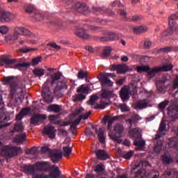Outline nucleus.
Segmentation results:
<instances>
[{"label":"nucleus","mask_w":178,"mask_h":178,"mask_svg":"<svg viewBox=\"0 0 178 178\" xmlns=\"http://www.w3.org/2000/svg\"><path fill=\"white\" fill-rule=\"evenodd\" d=\"M42 60V56H37L32 58L31 63H20L17 61V59H12L10 55H1L0 56V67L4 66L6 69H19V67H29L30 66H37L38 63Z\"/></svg>","instance_id":"obj_1"},{"label":"nucleus","mask_w":178,"mask_h":178,"mask_svg":"<svg viewBox=\"0 0 178 178\" xmlns=\"http://www.w3.org/2000/svg\"><path fill=\"white\" fill-rule=\"evenodd\" d=\"M36 170L39 172H50L49 177L51 178H60L62 172L59 168L55 165H51V163L48 161L38 162L35 164Z\"/></svg>","instance_id":"obj_2"},{"label":"nucleus","mask_w":178,"mask_h":178,"mask_svg":"<svg viewBox=\"0 0 178 178\" xmlns=\"http://www.w3.org/2000/svg\"><path fill=\"white\" fill-rule=\"evenodd\" d=\"M124 131V127L122 124H116L113 126V130H110L108 131V137L110 140H112L113 143L117 144H122V136H123V132Z\"/></svg>","instance_id":"obj_3"},{"label":"nucleus","mask_w":178,"mask_h":178,"mask_svg":"<svg viewBox=\"0 0 178 178\" xmlns=\"http://www.w3.org/2000/svg\"><path fill=\"white\" fill-rule=\"evenodd\" d=\"M148 169H151V164L148 161H143L142 168L135 165L131 170V175H134V178H144L148 173Z\"/></svg>","instance_id":"obj_4"},{"label":"nucleus","mask_w":178,"mask_h":178,"mask_svg":"<svg viewBox=\"0 0 178 178\" xmlns=\"http://www.w3.org/2000/svg\"><path fill=\"white\" fill-rule=\"evenodd\" d=\"M3 84L9 85L10 87V99H15V95L16 94V88H17V85L16 82H15V76H3L1 79Z\"/></svg>","instance_id":"obj_5"},{"label":"nucleus","mask_w":178,"mask_h":178,"mask_svg":"<svg viewBox=\"0 0 178 178\" xmlns=\"http://www.w3.org/2000/svg\"><path fill=\"white\" fill-rule=\"evenodd\" d=\"M2 152L6 154V156L13 158V156H16L19 155V152H22V147L6 146Z\"/></svg>","instance_id":"obj_6"},{"label":"nucleus","mask_w":178,"mask_h":178,"mask_svg":"<svg viewBox=\"0 0 178 178\" xmlns=\"http://www.w3.org/2000/svg\"><path fill=\"white\" fill-rule=\"evenodd\" d=\"M50 87L51 86L44 84L42 89V97L47 104H51L52 101H54L52 92H51V89H49Z\"/></svg>","instance_id":"obj_7"},{"label":"nucleus","mask_w":178,"mask_h":178,"mask_svg":"<svg viewBox=\"0 0 178 178\" xmlns=\"http://www.w3.org/2000/svg\"><path fill=\"white\" fill-rule=\"evenodd\" d=\"M173 69L172 64L164 65L162 66L154 67L152 70L149 72L153 76H155L156 73H161V72H170Z\"/></svg>","instance_id":"obj_8"},{"label":"nucleus","mask_w":178,"mask_h":178,"mask_svg":"<svg viewBox=\"0 0 178 178\" xmlns=\"http://www.w3.org/2000/svg\"><path fill=\"white\" fill-rule=\"evenodd\" d=\"M13 34L17 38V40H19L20 35H24L26 37H30L31 35V32L29 31V29L24 28V27H16L14 29Z\"/></svg>","instance_id":"obj_9"},{"label":"nucleus","mask_w":178,"mask_h":178,"mask_svg":"<svg viewBox=\"0 0 178 178\" xmlns=\"http://www.w3.org/2000/svg\"><path fill=\"white\" fill-rule=\"evenodd\" d=\"M62 72H56L53 74H50V78L46 81L44 85L52 87L55 84V82L62 79Z\"/></svg>","instance_id":"obj_10"},{"label":"nucleus","mask_w":178,"mask_h":178,"mask_svg":"<svg viewBox=\"0 0 178 178\" xmlns=\"http://www.w3.org/2000/svg\"><path fill=\"white\" fill-rule=\"evenodd\" d=\"M47 119V115L42 114H34L30 119L31 124H33L34 126H37L40 124V123H42L43 120Z\"/></svg>","instance_id":"obj_11"},{"label":"nucleus","mask_w":178,"mask_h":178,"mask_svg":"<svg viewBox=\"0 0 178 178\" xmlns=\"http://www.w3.org/2000/svg\"><path fill=\"white\" fill-rule=\"evenodd\" d=\"M134 145L137 147L136 151H144V148H145V140L143 139L142 136L134 140Z\"/></svg>","instance_id":"obj_12"},{"label":"nucleus","mask_w":178,"mask_h":178,"mask_svg":"<svg viewBox=\"0 0 178 178\" xmlns=\"http://www.w3.org/2000/svg\"><path fill=\"white\" fill-rule=\"evenodd\" d=\"M111 70L115 71L116 70L117 73L120 74H123L129 70V67L126 65H111Z\"/></svg>","instance_id":"obj_13"},{"label":"nucleus","mask_w":178,"mask_h":178,"mask_svg":"<svg viewBox=\"0 0 178 178\" xmlns=\"http://www.w3.org/2000/svg\"><path fill=\"white\" fill-rule=\"evenodd\" d=\"M12 17V13L5 10H1L0 11V22L1 23H8L10 22V18Z\"/></svg>","instance_id":"obj_14"},{"label":"nucleus","mask_w":178,"mask_h":178,"mask_svg":"<svg viewBox=\"0 0 178 178\" xmlns=\"http://www.w3.org/2000/svg\"><path fill=\"white\" fill-rule=\"evenodd\" d=\"M62 152L58 149H53L50 153V158L54 163H58L60 159H62Z\"/></svg>","instance_id":"obj_15"},{"label":"nucleus","mask_w":178,"mask_h":178,"mask_svg":"<svg viewBox=\"0 0 178 178\" xmlns=\"http://www.w3.org/2000/svg\"><path fill=\"white\" fill-rule=\"evenodd\" d=\"M128 135L129 138H132V140H136L142 136L139 128H133L129 129Z\"/></svg>","instance_id":"obj_16"},{"label":"nucleus","mask_w":178,"mask_h":178,"mask_svg":"<svg viewBox=\"0 0 178 178\" xmlns=\"http://www.w3.org/2000/svg\"><path fill=\"white\" fill-rule=\"evenodd\" d=\"M95 152L96 154L97 159H99L101 161H106V159H109L110 158L106 151L104 149L96 150Z\"/></svg>","instance_id":"obj_17"},{"label":"nucleus","mask_w":178,"mask_h":178,"mask_svg":"<svg viewBox=\"0 0 178 178\" xmlns=\"http://www.w3.org/2000/svg\"><path fill=\"white\" fill-rule=\"evenodd\" d=\"M129 91L130 90H129L127 86L123 87L120 91V97L123 102H124L125 101H129V98H130V96L129 95Z\"/></svg>","instance_id":"obj_18"},{"label":"nucleus","mask_w":178,"mask_h":178,"mask_svg":"<svg viewBox=\"0 0 178 178\" xmlns=\"http://www.w3.org/2000/svg\"><path fill=\"white\" fill-rule=\"evenodd\" d=\"M168 113L170 118L177 119L178 118V106H170L168 108Z\"/></svg>","instance_id":"obj_19"},{"label":"nucleus","mask_w":178,"mask_h":178,"mask_svg":"<svg viewBox=\"0 0 178 178\" xmlns=\"http://www.w3.org/2000/svg\"><path fill=\"white\" fill-rule=\"evenodd\" d=\"M78 94H83L86 97L90 93V86L88 85L83 84L76 89Z\"/></svg>","instance_id":"obj_20"},{"label":"nucleus","mask_w":178,"mask_h":178,"mask_svg":"<svg viewBox=\"0 0 178 178\" xmlns=\"http://www.w3.org/2000/svg\"><path fill=\"white\" fill-rule=\"evenodd\" d=\"M165 177H170L172 176L173 178L178 177V171L176 168H168L164 172Z\"/></svg>","instance_id":"obj_21"},{"label":"nucleus","mask_w":178,"mask_h":178,"mask_svg":"<svg viewBox=\"0 0 178 178\" xmlns=\"http://www.w3.org/2000/svg\"><path fill=\"white\" fill-rule=\"evenodd\" d=\"M136 70L138 73H147L148 76H150V77H154L152 74H149V72L152 70V68L148 65L138 66L136 67Z\"/></svg>","instance_id":"obj_22"},{"label":"nucleus","mask_w":178,"mask_h":178,"mask_svg":"<svg viewBox=\"0 0 178 178\" xmlns=\"http://www.w3.org/2000/svg\"><path fill=\"white\" fill-rule=\"evenodd\" d=\"M56 130H55V127L52 126H46L44 127V134L49 136V138H55V133Z\"/></svg>","instance_id":"obj_23"},{"label":"nucleus","mask_w":178,"mask_h":178,"mask_svg":"<svg viewBox=\"0 0 178 178\" xmlns=\"http://www.w3.org/2000/svg\"><path fill=\"white\" fill-rule=\"evenodd\" d=\"M100 81L103 87H113V82L106 76H102Z\"/></svg>","instance_id":"obj_24"},{"label":"nucleus","mask_w":178,"mask_h":178,"mask_svg":"<svg viewBox=\"0 0 178 178\" xmlns=\"http://www.w3.org/2000/svg\"><path fill=\"white\" fill-rule=\"evenodd\" d=\"M106 36L108 38V41H113V40H120L123 35L121 33H115L112 32H106Z\"/></svg>","instance_id":"obj_25"},{"label":"nucleus","mask_w":178,"mask_h":178,"mask_svg":"<svg viewBox=\"0 0 178 178\" xmlns=\"http://www.w3.org/2000/svg\"><path fill=\"white\" fill-rule=\"evenodd\" d=\"M76 34L83 40H88L90 38V35L87 31L83 29H79L76 31Z\"/></svg>","instance_id":"obj_26"},{"label":"nucleus","mask_w":178,"mask_h":178,"mask_svg":"<svg viewBox=\"0 0 178 178\" xmlns=\"http://www.w3.org/2000/svg\"><path fill=\"white\" fill-rule=\"evenodd\" d=\"M96 133H97V137L99 143H101V144H105V130L102 128H100L99 132L97 130H96Z\"/></svg>","instance_id":"obj_27"},{"label":"nucleus","mask_w":178,"mask_h":178,"mask_svg":"<svg viewBox=\"0 0 178 178\" xmlns=\"http://www.w3.org/2000/svg\"><path fill=\"white\" fill-rule=\"evenodd\" d=\"M138 122V115H134L131 117V118L128 119L126 120V123L129 124L130 129L133 127V124H135Z\"/></svg>","instance_id":"obj_28"},{"label":"nucleus","mask_w":178,"mask_h":178,"mask_svg":"<svg viewBox=\"0 0 178 178\" xmlns=\"http://www.w3.org/2000/svg\"><path fill=\"white\" fill-rule=\"evenodd\" d=\"M26 140H27V134L26 133L20 134L15 138V143H18L19 144H23Z\"/></svg>","instance_id":"obj_29"},{"label":"nucleus","mask_w":178,"mask_h":178,"mask_svg":"<svg viewBox=\"0 0 178 178\" xmlns=\"http://www.w3.org/2000/svg\"><path fill=\"white\" fill-rule=\"evenodd\" d=\"M49 112H54V113H59L62 111V107L58 104H51L48 106Z\"/></svg>","instance_id":"obj_30"},{"label":"nucleus","mask_w":178,"mask_h":178,"mask_svg":"<svg viewBox=\"0 0 178 178\" xmlns=\"http://www.w3.org/2000/svg\"><path fill=\"white\" fill-rule=\"evenodd\" d=\"M169 26L170 27L163 33V35H172V34H173V32L176 33V26L175 25V24H172V22H170V24H169Z\"/></svg>","instance_id":"obj_31"},{"label":"nucleus","mask_w":178,"mask_h":178,"mask_svg":"<svg viewBox=\"0 0 178 178\" xmlns=\"http://www.w3.org/2000/svg\"><path fill=\"white\" fill-rule=\"evenodd\" d=\"M161 138V134H156L155 140L157 141V143L154 147L155 152H161L162 151V141H158Z\"/></svg>","instance_id":"obj_32"},{"label":"nucleus","mask_w":178,"mask_h":178,"mask_svg":"<svg viewBox=\"0 0 178 178\" xmlns=\"http://www.w3.org/2000/svg\"><path fill=\"white\" fill-rule=\"evenodd\" d=\"M146 176H147L148 178H158L159 173L156 170H152V167L151 166V168H147Z\"/></svg>","instance_id":"obj_33"},{"label":"nucleus","mask_w":178,"mask_h":178,"mask_svg":"<svg viewBox=\"0 0 178 178\" xmlns=\"http://www.w3.org/2000/svg\"><path fill=\"white\" fill-rule=\"evenodd\" d=\"M148 106V102L147 100H139L135 105L136 109H145Z\"/></svg>","instance_id":"obj_34"},{"label":"nucleus","mask_w":178,"mask_h":178,"mask_svg":"<svg viewBox=\"0 0 178 178\" xmlns=\"http://www.w3.org/2000/svg\"><path fill=\"white\" fill-rule=\"evenodd\" d=\"M86 99V95L81 93L75 94L72 96L73 102H83Z\"/></svg>","instance_id":"obj_35"},{"label":"nucleus","mask_w":178,"mask_h":178,"mask_svg":"<svg viewBox=\"0 0 178 178\" xmlns=\"http://www.w3.org/2000/svg\"><path fill=\"white\" fill-rule=\"evenodd\" d=\"M33 73L34 76H36V77H41L45 74V70L40 67H36L33 69Z\"/></svg>","instance_id":"obj_36"},{"label":"nucleus","mask_w":178,"mask_h":178,"mask_svg":"<svg viewBox=\"0 0 178 178\" xmlns=\"http://www.w3.org/2000/svg\"><path fill=\"white\" fill-rule=\"evenodd\" d=\"M23 169L25 172H27V173H30V175H33L34 173H35V170H37L35 165H24L23 167Z\"/></svg>","instance_id":"obj_37"},{"label":"nucleus","mask_w":178,"mask_h":178,"mask_svg":"<svg viewBox=\"0 0 178 178\" xmlns=\"http://www.w3.org/2000/svg\"><path fill=\"white\" fill-rule=\"evenodd\" d=\"M101 97L102 99H108V98H111V97H112V91L106 89H103L102 90Z\"/></svg>","instance_id":"obj_38"},{"label":"nucleus","mask_w":178,"mask_h":178,"mask_svg":"<svg viewBox=\"0 0 178 178\" xmlns=\"http://www.w3.org/2000/svg\"><path fill=\"white\" fill-rule=\"evenodd\" d=\"M72 151L73 149L69 146H65L63 148V155L65 158H69L72 154Z\"/></svg>","instance_id":"obj_39"},{"label":"nucleus","mask_w":178,"mask_h":178,"mask_svg":"<svg viewBox=\"0 0 178 178\" xmlns=\"http://www.w3.org/2000/svg\"><path fill=\"white\" fill-rule=\"evenodd\" d=\"M111 52H112V47H105L102 53V57L108 58V56H111Z\"/></svg>","instance_id":"obj_40"},{"label":"nucleus","mask_w":178,"mask_h":178,"mask_svg":"<svg viewBox=\"0 0 178 178\" xmlns=\"http://www.w3.org/2000/svg\"><path fill=\"white\" fill-rule=\"evenodd\" d=\"M5 40H6V42L8 44H15V41L16 40H17V38L14 35V34H13V35H7L5 37Z\"/></svg>","instance_id":"obj_41"},{"label":"nucleus","mask_w":178,"mask_h":178,"mask_svg":"<svg viewBox=\"0 0 178 178\" xmlns=\"http://www.w3.org/2000/svg\"><path fill=\"white\" fill-rule=\"evenodd\" d=\"M98 99H99V97H98L97 95H92L89 101L88 102V105L94 106V105H95V102L98 101Z\"/></svg>","instance_id":"obj_42"},{"label":"nucleus","mask_w":178,"mask_h":178,"mask_svg":"<svg viewBox=\"0 0 178 178\" xmlns=\"http://www.w3.org/2000/svg\"><path fill=\"white\" fill-rule=\"evenodd\" d=\"M23 130H24L23 124H22V122H19L15 124L13 130L11 131V133H16V131H23Z\"/></svg>","instance_id":"obj_43"},{"label":"nucleus","mask_w":178,"mask_h":178,"mask_svg":"<svg viewBox=\"0 0 178 178\" xmlns=\"http://www.w3.org/2000/svg\"><path fill=\"white\" fill-rule=\"evenodd\" d=\"M33 19H35L36 22H41V20H44V15L38 10L34 13Z\"/></svg>","instance_id":"obj_44"},{"label":"nucleus","mask_w":178,"mask_h":178,"mask_svg":"<svg viewBox=\"0 0 178 178\" xmlns=\"http://www.w3.org/2000/svg\"><path fill=\"white\" fill-rule=\"evenodd\" d=\"M116 119H118L116 117H113L112 118H111V116H109V115H106V116H104V118H103V121L105 122V123H106V122H108V123L109 124H113V122L115 121V120H116Z\"/></svg>","instance_id":"obj_45"},{"label":"nucleus","mask_w":178,"mask_h":178,"mask_svg":"<svg viewBox=\"0 0 178 178\" xmlns=\"http://www.w3.org/2000/svg\"><path fill=\"white\" fill-rule=\"evenodd\" d=\"M77 77L78 79H87V77H88V72H87V71L81 70L78 72Z\"/></svg>","instance_id":"obj_46"},{"label":"nucleus","mask_w":178,"mask_h":178,"mask_svg":"<svg viewBox=\"0 0 178 178\" xmlns=\"http://www.w3.org/2000/svg\"><path fill=\"white\" fill-rule=\"evenodd\" d=\"M129 91H132L134 94H137V83L133 82L129 84L128 87Z\"/></svg>","instance_id":"obj_47"},{"label":"nucleus","mask_w":178,"mask_h":178,"mask_svg":"<svg viewBox=\"0 0 178 178\" xmlns=\"http://www.w3.org/2000/svg\"><path fill=\"white\" fill-rule=\"evenodd\" d=\"M37 10V8L34 7V6L29 5L28 6L25 7V12L26 13H35Z\"/></svg>","instance_id":"obj_48"},{"label":"nucleus","mask_w":178,"mask_h":178,"mask_svg":"<svg viewBox=\"0 0 178 178\" xmlns=\"http://www.w3.org/2000/svg\"><path fill=\"white\" fill-rule=\"evenodd\" d=\"M147 29H145L143 26H139L138 28H134V33L135 34H141V33H145Z\"/></svg>","instance_id":"obj_49"},{"label":"nucleus","mask_w":178,"mask_h":178,"mask_svg":"<svg viewBox=\"0 0 178 178\" xmlns=\"http://www.w3.org/2000/svg\"><path fill=\"white\" fill-rule=\"evenodd\" d=\"M108 105L109 103L108 102H101L99 104L95 106V109H105Z\"/></svg>","instance_id":"obj_50"},{"label":"nucleus","mask_w":178,"mask_h":178,"mask_svg":"<svg viewBox=\"0 0 178 178\" xmlns=\"http://www.w3.org/2000/svg\"><path fill=\"white\" fill-rule=\"evenodd\" d=\"M134 155V151L130 150L129 152H127L122 154V158L124 159H130L131 156Z\"/></svg>","instance_id":"obj_51"},{"label":"nucleus","mask_w":178,"mask_h":178,"mask_svg":"<svg viewBox=\"0 0 178 178\" xmlns=\"http://www.w3.org/2000/svg\"><path fill=\"white\" fill-rule=\"evenodd\" d=\"M83 3L80 2L75 3L73 6L72 8L74 10H76V12H78L79 13L81 12V6Z\"/></svg>","instance_id":"obj_52"},{"label":"nucleus","mask_w":178,"mask_h":178,"mask_svg":"<svg viewBox=\"0 0 178 178\" xmlns=\"http://www.w3.org/2000/svg\"><path fill=\"white\" fill-rule=\"evenodd\" d=\"M177 19H178V13L176 14L172 15L168 18V24H170V23H172V24H175L173 22H175V20H177Z\"/></svg>","instance_id":"obj_53"},{"label":"nucleus","mask_w":178,"mask_h":178,"mask_svg":"<svg viewBox=\"0 0 178 178\" xmlns=\"http://www.w3.org/2000/svg\"><path fill=\"white\" fill-rule=\"evenodd\" d=\"M62 90V86H60V83H59V82L57 83V85L56 86V88L54 90V92L55 94V95L57 96H60V91Z\"/></svg>","instance_id":"obj_54"},{"label":"nucleus","mask_w":178,"mask_h":178,"mask_svg":"<svg viewBox=\"0 0 178 178\" xmlns=\"http://www.w3.org/2000/svg\"><path fill=\"white\" fill-rule=\"evenodd\" d=\"M33 51H37V48L24 47L19 49V52H22V54H27L28 52H31Z\"/></svg>","instance_id":"obj_55"},{"label":"nucleus","mask_w":178,"mask_h":178,"mask_svg":"<svg viewBox=\"0 0 178 178\" xmlns=\"http://www.w3.org/2000/svg\"><path fill=\"white\" fill-rule=\"evenodd\" d=\"M118 107L121 109V112H129L130 111V108H129L126 104H120Z\"/></svg>","instance_id":"obj_56"},{"label":"nucleus","mask_w":178,"mask_h":178,"mask_svg":"<svg viewBox=\"0 0 178 178\" xmlns=\"http://www.w3.org/2000/svg\"><path fill=\"white\" fill-rule=\"evenodd\" d=\"M168 105H169V101L165 100L164 102H162L161 103H160L159 104L158 108H159V109L163 111V109H165V108H166V106H168Z\"/></svg>","instance_id":"obj_57"},{"label":"nucleus","mask_w":178,"mask_h":178,"mask_svg":"<svg viewBox=\"0 0 178 178\" xmlns=\"http://www.w3.org/2000/svg\"><path fill=\"white\" fill-rule=\"evenodd\" d=\"M105 170V168H104V165L99 164L95 167V172L96 173H101V172H104Z\"/></svg>","instance_id":"obj_58"},{"label":"nucleus","mask_w":178,"mask_h":178,"mask_svg":"<svg viewBox=\"0 0 178 178\" xmlns=\"http://www.w3.org/2000/svg\"><path fill=\"white\" fill-rule=\"evenodd\" d=\"M165 130H166V122H165L164 120H162L159 128V131L162 133L163 131H165Z\"/></svg>","instance_id":"obj_59"},{"label":"nucleus","mask_w":178,"mask_h":178,"mask_svg":"<svg viewBox=\"0 0 178 178\" xmlns=\"http://www.w3.org/2000/svg\"><path fill=\"white\" fill-rule=\"evenodd\" d=\"M163 162L167 164L172 163L173 162V159L168 156H163Z\"/></svg>","instance_id":"obj_60"},{"label":"nucleus","mask_w":178,"mask_h":178,"mask_svg":"<svg viewBox=\"0 0 178 178\" xmlns=\"http://www.w3.org/2000/svg\"><path fill=\"white\" fill-rule=\"evenodd\" d=\"M31 112V108H24L20 111V113H22V116H27L29 113Z\"/></svg>","instance_id":"obj_61"},{"label":"nucleus","mask_w":178,"mask_h":178,"mask_svg":"<svg viewBox=\"0 0 178 178\" xmlns=\"http://www.w3.org/2000/svg\"><path fill=\"white\" fill-rule=\"evenodd\" d=\"M7 120H9V118L6 117L5 113L0 111V123H2L3 122H7Z\"/></svg>","instance_id":"obj_62"},{"label":"nucleus","mask_w":178,"mask_h":178,"mask_svg":"<svg viewBox=\"0 0 178 178\" xmlns=\"http://www.w3.org/2000/svg\"><path fill=\"white\" fill-rule=\"evenodd\" d=\"M51 152H52V150H51L48 146H44L41 148V154H49V155H51Z\"/></svg>","instance_id":"obj_63"},{"label":"nucleus","mask_w":178,"mask_h":178,"mask_svg":"<svg viewBox=\"0 0 178 178\" xmlns=\"http://www.w3.org/2000/svg\"><path fill=\"white\" fill-rule=\"evenodd\" d=\"M33 176V178H49V176L45 174H35V172H34Z\"/></svg>","instance_id":"obj_64"}]
</instances>
